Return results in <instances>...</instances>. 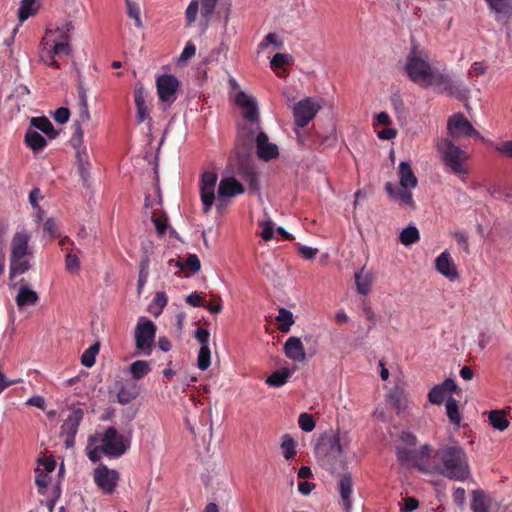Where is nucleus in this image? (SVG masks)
I'll return each mask as SVG.
<instances>
[{
	"label": "nucleus",
	"mask_w": 512,
	"mask_h": 512,
	"mask_svg": "<svg viewBox=\"0 0 512 512\" xmlns=\"http://www.w3.org/2000/svg\"><path fill=\"white\" fill-rule=\"evenodd\" d=\"M405 71L408 78L420 87H435L441 93L467 100L470 89L460 80H454L449 74L434 68L426 53L413 47L407 56Z\"/></svg>",
	"instance_id": "f257e3e1"
},
{
	"label": "nucleus",
	"mask_w": 512,
	"mask_h": 512,
	"mask_svg": "<svg viewBox=\"0 0 512 512\" xmlns=\"http://www.w3.org/2000/svg\"><path fill=\"white\" fill-rule=\"evenodd\" d=\"M469 467L464 449L457 442H452L436 450L432 466L428 470L450 479L464 481L470 476Z\"/></svg>",
	"instance_id": "f03ea898"
},
{
	"label": "nucleus",
	"mask_w": 512,
	"mask_h": 512,
	"mask_svg": "<svg viewBox=\"0 0 512 512\" xmlns=\"http://www.w3.org/2000/svg\"><path fill=\"white\" fill-rule=\"evenodd\" d=\"M74 26L65 22L54 29H47L40 43L39 57L44 64L59 69L56 57L69 56L72 52L70 41Z\"/></svg>",
	"instance_id": "7ed1b4c3"
},
{
	"label": "nucleus",
	"mask_w": 512,
	"mask_h": 512,
	"mask_svg": "<svg viewBox=\"0 0 512 512\" xmlns=\"http://www.w3.org/2000/svg\"><path fill=\"white\" fill-rule=\"evenodd\" d=\"M235 103L242 111V120L237 124L238 140L246 146L252 143L261 129L258 103L254 96L244 91L236 93Z\"/></svg>",
	"instance_id": "20e7f679"
},
{
	"label": "nucleus",
	"mask_w": 512,
	"mask_h": 512,
	"mask_svg": "<svg viewBox=\"0 0 512 512\" xmlns=\"http://www.w3.org/2000/svg\"><path fill=\"white\" fill-rule=\"evenodd\" d=\"M30 233L22 229L17 231L10 242V268H9V286L14 288L16 283L13 279L16 275L23 274L31 268V259L33 257L32 249L29 246Z\"/></svg>",
	"instance_id": "39448f33"
},
{
	"label": "nucleus",
	"mask_w": 512,
	"mask_h": 512,
	"mask_svg": "<svg viewBox=\"0 0 512 512\" xmlns=\"http://www.w3.org/2000/svg\"><path fill=\"white\" fill-rule=\"evenodd\" d=\"M435 145L442 163L462 181H466L469 174L467 152L452 142L450 138H439Z\"/></svg>",
	"instance_id": "423d86ee"
},
{
	"label": "nucleus",
	"mask_w": 512,
	"mask_h": 512,
	"mask_svg": "<svg viewBox=\"0 0 512 512\" xmlns=\"http://www.w3.org/2000/svg\"><path fill=\"white\" fill-rule=\"evenodd\" d=\"M400 190H396L391 182L385 184V190L390 198L400 205L415 207L412 190L417 187L418 180L408 162H401L398 167Z\"/></svg>",
	"instance_id": "0eeeda50"
},
{
	"label": "nucleus",
	"mask_w": 512,
	"mask_h": 512,
	"mask_svg": "<svg viewBox=\"0 0 512 512\" xmlns=\"http://www.w3.org/2000/svg\"><path fill=\"white\" fill-rule=\"evenodd\" d=\"M156 335V325L145 317H140L135 327L134 338L137 353L149 356Z\"/></svg>",
	"instance_id": "6e6552de"
},
{
	"label": "nucleus",
	"mask_w": 512,
	"mask_h": 512,
	"mask_svg": "<svg viewBox=\"0 0 512 512\" xmlns=\"http://www.w3.org/2000/svg\"><path fill=\"white\" fill-rule=\"evenodd\" d=\"M468 137L482 138L462 113L451 115L447 120V137L451 141H458Z\"/></svg>",
	"instance_id": "1a4fd4ad"
},
{
	"label": "nucleus",
	"mask_w": 512,
	"mask_h": 512,
	"mask_svg": "<svg viewBox=\"0 0 512 512\" xmlns=\"http://www.w3.org/2000/svg\"><path fill=\"white\" fill-rule=\"evenodd\" d=\"M98 437L102 443L103 453L108 456L120 457L130 446L129 441H126L114 427H108L104 434Z\"/></svg>",
	"instance_id": "9d476101"
},
{
	"label": "nucleus",
	"mask_w": 512,
	"mask_h": 512,
	"mask_svg": "<svg viewBox=\"0 0 512 512\" xmlns=\"http://www.w3.org/2000/svg\"><path fill=\"white\" fill-rule=\"evenodd\" d=\"M93 481L103 494L112 495L118 487L120 474L115 469L99 464L93 471Z\"/></svg>",
	"instance_id": "9b49d317"
},
{
	"label": "nucleus",
	"mask_w": 512,
	"mask_h": 512,
	"mask_svg": "<svg viewBox=\"0 0 512 512\" xmlns=\"http://www.w3.org/2000/svg\"><path fill=\"white\" fill-rule=\"evenodd\" d=\"M321 105L313 98L307 97L293 107L295 124L299 127H305L317 114Z\"/></svg>",
	"instance_id": "f8f14e48"
},
{
	"label": "nucleus",
	"mask_w": 512,
	"mask_h": 512,
	"mask_svg": "<svg viewBox=\"0 0 512 512\" xmlns=\"http://www.w3.org/2000/svg\"><path fill=\"white\" fill-rule=\"evenodd\" d=\"M217 2L218 0H191L185 12L187 25L191 26L195 22L200 8L201 16L205 20V26H207Z\"/></svg>",
	"instance_id": "ddd939ff"
},
{
	"label": "nucleus",
	"mask_w": 512,
	"mask_h": 512,
	"mask_svg": "<svg viewBox=\"0 0 512 512\" xmlns=\"http://www.w3.org/2000/svg\"><path fill=\"white\" fill-rule=\"evenodd\" d=\"M245 191L243 185L234 177H226L220 180L218 185L217 209H224L228 205V198L243 194Z\"/></svg>",
	"instance_id": "4468645a"
},
{
	"label": "nucleus",
	"mask_w": 512,
	"mask_h": 512,
	"mask_svg": "<svg viewBox=\"0 0 512 512\" xmlns=\"http://www.w3.org/2000/svg\"><path fill=\"white\" fill-rule=\"evenodd\" d=\"M156 85L160 101L170 106L176 100L178 79L173 75L164 74L157 78Z\"/></svg>",
	"instance_id": "2eb2a0df"
},
{
	"label": "nucleus",
	"mask_w": 512,
	"mask_h": 512,
	"mask_svg": "<svg viewBox=\"0 0 512 512\" xmlns=\"http://www.w3.org/2000/svg\"><path fill=\"white\" fill-rule=\"evenodd\" d=\"M407 388V383L399 379L387 395L391 406L397 414L407 410L411 402Z\"/></svg>",
	"instance_id": "dca6fc26"
},
{
	"label": "nucleus",
	"mask_w": 512,
	"mask_h": 512,
	"mask_svg": "<svg viewBox=\"0 0 512 512\" xmlns=\"http://www.w3.org/2000/svg\"><path fill=\"white\" fill-rule=\"evenodd\" d=\"M217 183V175L214 172H205L201 178V201L204 213H208L215 201V186Z\"/></svg>",
	"instance_id": "f3484780"
},
{
	"label": "nucleus",
	"mask_w": 512,
	"mask_h": 512,
	"mask_svg": "<svg viewBox=\"0 0 512 512\" xmlns=\"http://www.w3.org/2000/svg\"><path fill=\"white\" fill-rule=\"evenodd\" d=\"M435 269L449 281H457L460 277L451 254L445 250L435 259Z\"/></svg>",
	"instance_id": "a211bd4d"
},
{
	"label": "nucleus",
	"mask_w": 512,
	"mask_h": 512,
	"mask_svg": "<svg viewBox=\"0 0 512 512\" xmlns=\"http://www.w3.org/2000/svg\"><path fill=\"white\" fill-rule=\"evenodd\" d=\"M338 492L341 507L345 512H352L353 479L351 473L347 472L341 475L338 483Z\"/></svg>",
	"instance_id": "6ab92c4d"
},
{
	"label": "nucleus",
	"mask_w": 512,
	"mask_h": 512,
	"mask_svg": "<svg viewBox=\"0 0 512 512\" xmlns=\"http://www.w3.org/2000/svg\"><path fill=\"white\" fill-rule=\"evenodd\" d=\"M470 505L473 512H494L498 510L496 501L483 490L472 491Z\"/></svg>",
	"instance_id": "aec40b11"
},
{
	"label": "nucleus",
	"mask_w": 512,
	"mask_h": 512,
	"mask_svg": "<svg viewBox=\"0 0 512 512\" xmlns=\"http://www.w3.org/2000/svg\"><path fill=\"white\" fill-rule=\"evenodd\" d=\"M19 289L15 296V302L19 310L34 306L39 301L38 293L24 280L19 281Z\"/></svg>",
	"instance_id": "412c9836"
},
{
	"label": "nucleus",
	"mask_w": 512,
	"mask_h": 512,
	"mask_svg": "<svg viewBox=\"0 0 512 512\" xmlns=\"http://www.w3.org/2000/svg\"><path fill=\"white\" fill-rule=\"evenodd\" d=\"M258 157L264 161L277 158L279 150L276 144L270 143L266 133L259 130L255 135Z\"/></svg>",
	"instance_id": "4be33fe9"
},
{
	"label": "nucleus",
	"mask_w": 512,
	"mask_h": 512,
	"mask_svg": "<svg viewBox=\"0 0 512 512\" xmlns=\"http://www.w3.org/2000/svg\"><path fill=\"white\" fill-rule=\"evenodd\" d=\"M494 13L495 20L507 25L512 19V0H485Z\"/></svg>",
	"instance_id": "5701e85b"
},
{
	"label": "nucleus",
	"mask_w": 512,
	"mask_h": 512,
	"mask_svg": "<svg viewBox=\"0 0 512 512\" xmlns=\"http://www.w3.org/2000/svg\"><path fill=\"white\" fill-rule=\"evenodd\" d=\"M285 356L295 362H304L306 360V352L304 345L299 337H289L283 347Z\"/></svg>",
	"instance_id": "b1692460"
},
{
	"label": "nucleus",
	"mask_w": 512,
	"mask_h": 512,
	"mask_svg": "<svg viewBox=\"0 0 512 512\" xmlns=\"http://www.w3.org/2000/svg\"><path fill=\"white\" fill-rule=\"evenodd\" d=\"M148 93L142 84H136L134 89V100L137 109V122L142 123L150 119L147 105Z\"/></svg>",
	"instance_id": "393cba45"
},
{
	"label": "nucleus",
	"mask_w": 512,
	"mask_h": 512,
	"mask_svg": "<svg viewBox=\"0 0 512 512\" xmlns=\"http://www.w3.org/2000/svg\"><path fill=\"white\" fill-rule=\"evenodd\" d=\"M351 439L346 432H336L328 439L329 455L342 457L348 449Z\"/></svg>",
	"instance_id": "a878e982"
},
{
	"label": "nucleus",
	"mask_w": 512,
	"mask_h": 512,
	"mask_svg": "<svg viewBox=\"0 0 512 512\" xmlns=\"http://www.w3.org/2000/svg\"><path fill=\"white\" fill-rule=\"evenodd\" d=\"M354 280L358 294L366 296L372 289L374 274L366 267H362L354 273Z\"/></svg>",
	"instance_id": "bb28decb"
},
{
	"label": "nucleus",
	"mask_w": 512,
	"mask_h": 512,
	"mask_svg": "<svg viewBox=\"0 0 512 512\" xmlns=\"http://www.w3.org/2000/svg\"><path fill=\"white\" fill-rule=\"evenodd\" d=\"M82 418L83 412L81 409L72 411L62 424L61 433L63 435L76 436Z\"/></svg>",
	"instance_id": "cd10ccee"
},
{
	"label": "nucleus",
	"mask_w": 512,
	"mask_h": 512,
	"mask_svg": "<svg viewBox=\"0 0 512 512\" xmlns=\"http://www.w3.org/2000/svg\"><path fill=\"white\" fill-rule=\"evenodd\" d=\"M40 9L38 0H21L17 16L19 24H23L28 18L35 16Z\"/></svg>",
	"instance_id": "c85d7f7f"
},
{
	"label": "nucleus",
	"mask_w": 512,
	"mask_h": 512,
	"mask_svg": "<svg viewBox=\"0 0 512 512\" xmlns=\"http://www.w3.org/2000/svg\"><path fill=\"white\" fill-rule=\"evenodd\" d=\"M139 393L140 389L136 383L127 382L118 390L117 400L120 404L125 405L136 399Z\"/></svg>",
	"instance_id": "c756f323"
},
{
	"label": "nucleus",
	"mask_w": 512,
	"mask_h": 512,
	"mask_svg": "<svg viewBox=\"0 0 512 512\" xmlns=\"http://www.w3.org/2000/svg\"><path fill=\"white\" fill-rule=\"evenodd\" d=\"M76 149V158H77V166L79 174L82 178V181L86 184L88 182L90 173V161L89 155L84 147H78Z\"/></svg>",
	"instance_id": "7c9ffc66"
},
{
	"label": "nucleus",
	"mask_w": 512,
	"mask_h": 512,
	"mask_svg": "<svg viewBox=\"0 0 512 512\" xmlns=\"http://www.w3.org/2000/svg\"><path fill=\"white\" fill-rule=\"evenodd\" d=\"M25 144L33 151V153H38L42 151L47 145V141L45 138L39 134L37 131L33 129H28L25 134Z\"/></svg>",
	"instance_id": "2f4dec72"
},
{
	"label": "nucleus",
	"mask_w": 512,
	"mask_h": 512,
	"mask_svg": "<svg viewBox=\"0 0 512 512\" xmlns=\"http://www.w3.org/2000/svg\"><path fill=\"white\" fill-rule=\"evenodd\" d=\"M30 123L31 126L42 131L50 139H54L58 135V132L54 129L53 124L47 117H33Z\"/></svg>",
	"instance_id": "473e14b6"
},
{
	"label": "nucleus",
	"mask_w": 512,
	"mask_h": 512,
	"mask_svg": "<svg viewBox=\"0 0 512 512\" xmlns=\"http://www.w3.org/2000/svg\"><path fill=\"white\" fill-rule=\"evenodd\" d=\"M276 321L279 323L278 330L282 333H288L295 323L293 313L286 308H280L278 310Z\"/></svg>",
	"instance_id": "72a5a7b5"
},
{
	"label": "nucleus",
	"mask_w": 512,
	"mask_h": 512,
	"mask_svg": "<svg viewBox=\"0 0 512 512\" xmlns=\"http://www.w3.org/2000/svg\"><path fill=\"white\" fill-rule=\"evenodd\" d=\"M446 414L450 422L456 426H459L462 420L459 412L458 402L453 397H449L446 401Z\"/></svg>",
	"instance_id": "f704fd0d"
},
{
	"label": "nucleus",
	"mask_w": 512,
	"mask_h": 512,
	"mask_svg": "<svg viewBox=\"0 0 512 512\" xmlns=\"http://www.w3.org/2000/svg\"><path fill=\"white\" fill-rule=\"evenodd\" d=\"M174 263L176 267L182 269H189L192 273H197L201 268V263L196 254H190L185 261L170 260L169 264Z\"/></svg>",
	"instance_id": "c9c22d12"
},
{
	"label": "nucleus",
	"mask_w": 512,
	"mask_h": 512,
	"mask_svg": "<svg viewBox=\"0 0 512 512\" xmlns=\"http://www.w3.org/2000/svg\"><path fill=\"white\" fill-rule=\"evenodd\" d=\"M290 375L288 369L277 370L266 379V384L271 387H281L287 382Z\"/></svg>",
	"instance_id": "e433bc0d"
},
{
	"label": "nucleus",
	"mask_w": 512,
	"mask_h": 512,
	"mask_svg": "<svg viewBox=\"0 0 512 512\" xmlns=\"http://www.w3.org/2000/svg\"><path fill=\"white\" fill-rule=\"evenodd\" d=\"M490 424L499 431H504L509 426V421L503 411L494 410L489 414Z\"/></svg>",
	"instance_id": "4c0bfd02"
},
{
	"label": "nucleus",
	"mask_w": 512,
	"mask_h": 512,
	"mask_svg": "<svg viewBox=\"0 0 512 512\" xmlns=\"http://www.w3.org/2000/svg\"><path fill=\"white\" fill-rule=\"evenodd\" d=\"M296 444L294 439L289 434H284L281 439V450L284 458L290 460L296 454Z\"/></svg>",
	"instance_id": "58836bf2"
},
{
	"label": "nucleus",
	"mask_w": 512,
	"mask_h": 512,
	"mask_svg": "<svg viewBox=\"0 0 512 512\" xmlns=\"http://www.w3.org/2000/svg\"><path fill=\"white\" fill-rule=\"evenodd\" d=\"M419 238V231L415 226H409L403 229L399 236L400 242L405 246H409L417 242Z\"/></svg>",
	"instance_id": "ea45409f"
},
{
	"label": "nucleus",
	"mask_w": 512,
	"mask_h": 512,
	"mask_svg": "<svg viewBox=\"0 0 512 512\" xmlns=\"http://www.w3.org/2000/svg\"><path fill=\"white\" fill-rule=\"evenodd\" d=\"M150 372V366L147 361L137 360L130 365V373L134 379H141Z\"/></svg>",
	"instance_id": "a19ab883"
},
{
	"label": "nucleus",
	"mask_w": 512,
	"mask_h": 512,
	"mask_svg": "<svg viewBox=\"0 0 512 512\" xmlns=\"http://www.w3.org/2000/svg\"><path fill=\"white\" fill-rule=\"evenodd\" d=\"M99 352V344L95 343L86 349L81 356V364L87 368L95 364L96 356Z\"/></svg>",
	"instance_id": "79ce46f5"
},
{
	"label": "nucleus",
	"mask_w": 512,
	"mask_h": 512,
	"mask_svg": "<svg viewBox=\"0 0 512 512\" xmlns=\"http://www.w3.org/2000/svg\"><path fill=\"white\" fill-rule=\"evenodd\" d=\"M79 99H80V112H79V119L76 122L87 124L90 120V113L88 109V101H87V95L86 92L81 89L79 92Z\"/></svg>",
	"instance_id": "37998d69"
},
{
	"label": "nucleus",
	"mask_w": 512,
	"mask_h": 512,
	"mask_svg": "<svg viewBox=\"0 0 512 512\" xmlns=\"http://www.w3.org/2000/svg\"><path fill=\"white\" fill-rule=\"evenodd\" d=\"M293 62L294 59L292 55L286 53H276L270 61V67L273 70H277L286 65H291Z\"/></svg>",
	"instance_id": "c03bdc74"
},
{
	"label": "nucleus",
	"mask_w": 512,
	"mask_h": 512,
	"mask_svg": "<svg viewBox=\"0 0 512 512\" xmlns=\"http://www.w3.org/2000/svg\"><path fill=\"white\" fill-rule=\"evenodd\" d=\"M88 441H89V443L86 448L87 456L92 462H97V461H99V459L101 457V453H103L102 445L100 447L99 446L92 447V444L95 442H98L99 437H98V435L90 436Z\"/></svg>",
	"instance_id": "a18cd8bd"
},
{
	"label": "nucleus",
	"mask_w": 512,
	"mask_h": 512,
	"mask_svg": "<svg viewBox=\"0 0 512 512\" xmlns=\"http://www.w3.org/2000/svg\"><path fill=\"white\" fill-rule=\"evenodd\" d=\"M211 364V352L208 346L200 347L197 357L198 368L205 371Z\"/></svg>",
	"instance_id": "49530a36"
},
{
	"label": "nucleus",
	"mask_w": 512,
	"mask_h": 512,
	"mask_svg": "<svg viewBox=\"0 0 512 512\" xmlns=\"http://www.w3.org/2000/svg\"><path fill=\"white\" fill-rule=\"evenodd\" d=\"M42 199L41 191L39 188H34L29 194V202L33 209L37 211L36 218L38 221L43 219L44 211L39 206L38 202Z\"/></svg>",
	"instance_id": "de8ad7c7"
},
{
	"label": "nucleus",
	"mask_w": 512,
	"mask_h": 512,
	"mask_svg": "<svg viewBox=\"0 0 512 512\" xmlns=\"http://www.w3.org/2000/svg\"><path fill=\"white\" fill-rule=\"evenodd\" d=\"M51 481V478L49 476V473H46L42 470L41 467L36 468V477H35V483L39 489V492L43 494L45 492V489L49 485Z\"/></svg>",
	"instance_id": "09e8293b"
},
{
	"label": "nucleus",
	"mask_w": 512,
	"mask_h": 512,
	"mask_svg": "<svg viewBox=\"0 0 512 512\" xmlns=\"http://www.w3.org/2000/svg\"><path fill=\"white\" fill-rule=\"evenodd\" d=\"M446 393L440 385L434 386L428 393L429 402L440 405L445 399Z\"/></svg>",
	"instance_id": "8fccbe9b"
},
{
	"label": "nucleus",
	"mask_w": 512,
	"mask_h": 512,
	"mask_svg": "<svg viewBox=\"0 0 512 512\" xmlns=\"http://www.w3.org/2000/svg\"><path fill=\"white\" fill-rule=\"evenodd\" d=\"M259 226L262 228L260 233L261 238L264 241H269L274 236V224L271 219L263 220L259 223Z\"/></svg>",
	"instance_id": "3c124183"
},
{
	"label": "nucleus",
	"mask_w": 512,
	"mask_h": 512,
	"mask_svg": "<svg viewBox=\"0 0 512 512\" xmlns=\"http://www.w3.org/2000/svg\"><path fill=\"white\" fill-rule=\"evenodd\" d=\"M299 427L304 432H311L315 428V421L312 415L308 413H301L298 418Z\"/></svg>",
	"instance_id": "603ef678"
},
{
	"label": "nucleus",
	"mask_w": 512,
	"mask_h": 512,
	"mask_svg": "<svg viewBox=\"0 0 512 512\" xmlns=\"http://www.w3.org/2000/svg\"><path fill=\"white\" fill-rule=\"evenodd\" d=\"M126 4H127L128 16L130 18L134 19L136 27H138V28L142 27V22H141V18H140V8H139L138 4H136L132 1H129V0H127Z\"/></svg>",
	"instance_id": "864d4df0"
},
{
	"label": "nucleus",
	"mask_w": 512,
	"mask_h": 512,
	"mask_svg": "<svg viewBox=\"0 0 512 512\" xmlns=\"http://www.w3.org/2000/svg\"><path fill=\"white\" fill-rule=\"evenodd\" d=\"M152 221L154 223L156 232L159 236H163L166 233L168 224L165 216H158L156 212L153 213Z\"/></svg>",
	"instance_id": "5fc2aeb1"
},
{
	"label": "nucleus",
	"mask_w": 512,
	"mask_h": 512,
	"mask_svg": "<svg viewBox=\"0 0 512 512\" xmlns=\"http://www.w3.org/2000/svg\"><path fill=\"white\" fill-rule=\"evenodd\" d=\"M397 457L401 463L409 464L410 462L413 461L414 451L409 448H398Z\"/></svg>",
	"instance_id": "6e6d98bb"
},
{
	"label": "nucleus",
	"mask_w": 512,
	"mask_h": 512,
	"mask_svg": "<svg viewBox=\"0 0 512 512\" xmlns=\"http://www.w3.org/2000/svg\"><path fill=\"white\" fill-rule=\"evenodd\" d=\"M65 266L69 272L78 271L80 267V262L77 255L68 253L65 259Z\"/></svg>",
	"instance_id": "4d7b16f0"
},
{
	"label": "nucleus",
	"mask_w": 512,
	"mask_h": 512,
	"mask_svg": "<svg viewBox=\"0 0 512 512\" xmlns=\"http://www.w3.org/2000/svg\"><path fill=\"white\" fill-rule=\"evenodd\" d=\"M81 124L79 122L75 123V132L71 139V142L73 143L74 148L82 147L83 143V130L81 128Z\"/></svg>",
	"instance_id": "13d9d810"
},
{
	"label": "nucleus",
	"mask_w": 512,
	"mask_h": 512,
	"mask_svg": "<svg viewBox=\"0 0 512 512\" xmlns=\"http://www.w3.org/2000/svg\"><path fill=\"white\" fill-rule=\"evenodd\" d=\"M196 53V47L192 42H188L182 53L180 54L179 61L186 62L190 58H192Z\"/></svg>",
	"instance_id": "bf43d9fd"
},
{
	"label": "nucleus",
	"mask_w": 512,
	"mask_h": 512,
	"mask_svg": "<svg viewBox=\"0 0 512 512\" xmlns=\"http://www.w3.org/2000/svg\"><path fill=\"white\" fill-rule=\"evenodd\" d=\"M195 338L201 344V347L208 346L210 332L205 328H198L195 331Z\"/></svg>",
	"instance_id": "052dcab7"
},
{
	"label": "nucleus",
	"mask_w": 512,
	"mask_h": 512,
	"mask_svg": "<svg viewBox=\"0 0 512 512\" xmlns=\"http://www.w3.org/2000/svg\"><path fill=\"white\" fill-rule=\"evenodd\" d=\"M44 233L50 238L54 239L57 235V226L53 219L49 218L44 223Z\"/></svg>",
	"instance_id": "680f3d73"
},
{
	"label": "nucleus",
	"mask_w": 512,
	"mask_h": 512,
	"mask_svg": "<svg viewBox=\"0 0 512 512\" xmlns=\"http://www.w3.org/2000/svg\"><path fill=\"white\" fill-rule=\"evenodd\" d=\"M70 112L67 108L60 107L54 113V119L60 124H64L69 120Z\"/></svg>",
	"instance_id": "e2e57ef3"
},
{
	"label": "nucleus",
	"mask_w": 512,
	"mask_h": 512,
	"mask_svg": "<svg viewBox=\"0 0 512 512\" xmlns=\"http://www.w3.org/2000/svg\"><path fill=\"white\" fill-rule=\"evenodd\" d=\"M419 502L413 497H407L404 500V505L400 508L401 512H411L418 508Z\"/></svg>",
	"instance_id": "0e129e2a"
},
{
	"label": "nucleus",
	"mask_w": 512,
	"mask_h": 512,
	"mask_svg": "<svg viewBox=\"0 0 512 512\" xmlns=\"http://www.w3.org/2000/svg\"><path fill=\"white\" fill-rule=\"evenodd\" d=\"M299 253L301 254V256L303 258H305L307 260H312L316 257V255L318 253V249L301 245V246H299Z\"/></svg>",
	"instance_id": "69168bd1"
},
{
	"label": "nucleus",
	"mask_w": 512,
	"mask_h": 512,
	"mask_svg": "<svg viewBox=\"0 0 512 512\" xmlns=\"http://www.w3.org/2000/svg\"><path fill=\"white\" fill-rule=\"evenodd\" d=\"M495 148L499 153L512 158V140L504 141L496 145Z\"/></svg>",
	"instance_id": "338daca9"
},
{
	"label": "nucleus",
	"mask_w": 512,
	"mask_h": 512,
	"mask_svg": "<svg viewBox=\"0 0 512 512\" xmlns=\"http://www.w3.org/2000/svg\"><path fill=\"white\" fill-rule=\"evenodd\" d=\"M38 467H41L46 473H51L56 467V462L53 458H46L39 461Z\"/></svg>",
	"instance_id": "774afa93"
}]
</instances>
